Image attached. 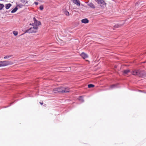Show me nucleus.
I'll list each match as a JSON object with an SVG mask.
<instances>
[{"instance_id": "f257e3e1", "label": "nucleus", "mask_w": 146, "mask_h": 146, "mask_svg": "<svg viewBox=\"0 0 146 146\" xmlns=\"http://www.w3.org/2000/svg\"><path fill=\"white\" fill-rule=\"evenodd\" d=\"M53 91L54 93L68 92H69V89L66 87H60L54 88L53 90Z\"/></svg>"}, {"instance_id": "f03ea898", "label": "nucleus", "mask_w": 146, "mask_h": 146, "mask_svg": "<svg viewBox=\"0 0 146 146\" xmlns=\"http://www.w3.org/2000/svg\"><path fill=\"white\" fill-rule=\"evenodd\" d=\"M33 20L34 23L32 24L30 23V25H32L33 26L36 27L37 29H38V26L41 25V23L40 21H37L35 17H34Z\"/></svg>"}, {"instance_id": "7ed1b4c3", "label": "nucleus", "mask_w": 146, "mask_h": 146, "mask_svg": "<svg viewBox=\"0 0 146 146\" xmlns=\"http://www.w3.org/2000/svg\"><path fill=\"white\" fill-rule=\"evenodd\" d=\"M37 29L36 27L33 26V27H31L26 31V33H36L37 32Z\"/></svg>"}, {"instance_id": "20e7f679", "label": "nucleus", "mask_w": 146, "mask_h": 146, "mask_svg": "<svg viewBox=\"0 0 146 146\" xmlns=\"http://www.w3.org/2000/svg\"><path fill=\"white\" fill-rule=\"evenodd\" d=\"M138 76L140 77H144L146 76V72L142 71H139Z\"/></svg>"}, {"instance_id": "39448f33", "label": "nucleus", "mask_w": 146, "mask_h": 146, "mask_svg": "<svg viewBox=\"0 0 146 146\" xmlns=\"http://www.w3.org/2000/svg\"><path fill=\"white\" fill-rule=\"evenodd\" d=\"M1 62L2 66H4L8 65L9 64V62L8 61H1Z\"/></svg>"}, {"instance_id": "423d86ee", "label": "nucleus", "mask_w": 146, "mask_h": 146, "mask_svg": "<svg viewBox=\"0 0 146 146\" xmlns=\"http://www.w3.org/2000/svg\"><path fill=\"white\" fill-rule=\"evenodd\" d=\"M99 4L105 5L106 3L103 0H95Z\"/></svg>"}, {"instance_id": "0eeeda50", "label": "nucleus", "mask_w": 146, "mask_h": 146, "mask_svg": "<svg viewBox=\"0 0 146 146\" xmlns=\"http://www.w3.org/2000/svg\"><path fill=\"white\" fill-rule=\"evenodd\" d=\"M80 55L84 59L88 57L87 54L84 52L82 53Z\"/></svg>"}, {"instance_id": "6e6552de", "label": "nucleus", "mask_w": 146, "mask_h": 146, "mask_svg": "<svg viewBox=\"0 0 146 146\" xmlns=\"http://www.w3.org/2000/svg\"><path fill=\"white\" fill-rule=\"evenodd\" d=\"M139 70H133L132 73L134 75H136L138 76Z\"/></svg>"}, {"instance_id": "1a4fd4ad", "label": "nucleus", "mask_w": 146, "mask_h": 146, "mask_svg": "<svg viewBox=\"0 0 146 146\" xmlns=\"http://www.w3.org/2000/svg\"><path fill=\"white\" fill-rule=\"evenodd\" d=\"M73 3L77 5H80V2L79 0H73Z\"/></svg>"}, {"instance_id": "9d476101", "label": "nucleus", "mask_w": 146, "mask_h": 146, "mask_svg": "<svg viewBox=\"0 0 146 146\" xmlns=\"http://www.w3.org/2000/svg\"><path fill=\"white\" fill-rule=\"evenodd\" d=\"M81 22L82 23H87L89 21L87 19H82L81 20Z\"/></svg>"}, {"instance_id": "9b49d317", "label": "nucleus", "mask_w": 146, "mask_h": 146, "mask_svg": "<svg viewBox=\"0 0 146 146\" xmlns=\"http://www.w3.org/2000/svg\"><path fill=\"white\" fill-rule=\"evenodd\" d=\"M88 5L91 8H92L94 9L95 8V6L94 5L93 3H89L88 4Z\"/></svg>"}, {"instance_id": "f8f14e48", "label": "nucleus", "mask_w": 146, "mask_h": 146, "mask_svg": "<svg viewBox=\"0 0 146 146\" xmlns=\"http://www.w3.org/2000/svg\"><path fill=\"white\" fill-rule=\"evenodd\" d=\"M130 70H124L123 72V73L125 74H127L130 72Z\"/></svg>"}, {"instance_id": "ddd939ff", "label": "nucleus", "mask_w": 146, "mask_h": 146, "mask_svg": "<svg viewBox=\"0 0 146 146\" xmlns=\"http://www.w3.org/2000/svg\"><path fill=\"white\" fill-rule=\"evenodd\" d=\"M17 8L16 7L11 11V13H14L17 11Z\"/></svg>"}, {"instance_id": "4468645a", "label": "nucleus", "mask_w": 146, "mask_h": 146, "mask_svg": "<svg viewBox=\"0 0 146 146\" xmlns=\"http://www.w3.org/2000/svg\"><path fill=\"white\" fill-rule=\"evenodd\" d=\"M78 100L80 102H84V101L83 98L81 96L80 97H79L78 98Z\"/></svg>"}, {"instance_id": "2eb2a0df", "label": "nucleus", "mask_w": 146, "mask_h": 146, "mask_svg": "<svg viewBox=\"0 0 146 146\" xmlns=\"http://www.w3.org/2000/svg\"><path fill=\"white\" fill-rule=\"evenodd\" d=\"M4 7V5L3 4L0 3V10H2Z\"/></svg>"}, {"instance_id": "dca6fc26", "label": "nucleus", "mask_w": 146, "mask_h": 146, "mask_svg": "<svg viewBox=\"0 0 146 146\" xmlns=\"http://www.w3.org/2000/svg\"><path fill=\"white\" fill-rule=\"evenodd\" d=\"M117 85H113L111 86L110 88L111 89H113L116 88H117Z\"/></svg>"}, {"instance_id": "f3484780", "label": "nucleus", "mask_w": 146, "mask_h": 146, "mask_svg": "<svg viewBox=\"0 0 146 146\" xmlns=\"http://www.w3.org/2000/svg\"><path fill=\"white\" fill-rule=\"evenodd\" d=\"M94 86V85L92 84H89L88 85V87L89 88L93 87Z\"/></svg>"}, {"instance_id": "a211bd4d", "label": "nucleus", "mask_w": 146, "mask_h": 146, "mask_svg": "<svg viewBox=\"0 0 146 146\" xmlns=\"http://www.w3.org/2000/svg\"><path fill=\"white\" fill-rule=\"evenodd\" d=\"M5 8L6 9H9V3H8L5 5Z\"/></svg>"}, {"instance_id": "6ab92c4d", "label": "nucleus", "mask_w": 146, "mask_h": 146, "mask_svg": "<svg viewBox=\"0 0 146 146\" xmlns=\"http://www.w3.org/2000/svg\"><path fill=\"white\" fill-rule=\"evenodd\" d=\"M64 14L67 16H68L69 15V12H68L67 11H65L64 12Z\"/></svg>"}, {"instance_id": "aec40b11", "label": "nucleus", "mask_w": 146, "mask_h": 146, "mask_svg": "<svg viewBox=\"0 0 146 146\" xmlns=\"http://www.w3.org/2000/svg\"><path fill=\"white\" fill-rule=\"evenodd\" d=\"M23 5L21 4H19L17 5V6L18 7H19L20 8H21L23 6Z\"/></svg>"}, {"instance_id": "412c9836", "label": "nucleus", "mask_w": 146, "mask_h": 146, "mask_svg": "<svg viewBox=\"0 0 146 146\" xmlns=\"http://www.w3.org/2000/svg\"><path fill=\"white\" fill-rule=\"evenodd\" d=\"M120 25H118V24H117L115 25L114 26V27L115 28H118L120 27Z\"/></svg>"}, {"instance_id": "4be33fe9", "label": "nucleus", "mask_w": 146, "mask_h": 146, "mask_svg": "<svg viewBox=\"0 0 146 146\" xmlns=\"http://www.w3.org/2000/svg\"><path fill=\"white\" fill-rule=\"evenodd\" d=\"M13 33L15 36H17L18 34L17 32L16 31H13Z\"/></svg>"}, {"instance_id": "5701e85b", "label": "nucleus", "mask_w": 146, "mask_h": 146, "mask_svg": "<svg viewBox=\"0 0 146 146\" xmlns=\"http://www.w3.org/2000/svg\"><path fill=\"white\" fill-rule=\"evenodd\" d=\"M39 8L40 10H42L44 8L43 6L42 5L40 6L39 7Z\"/></svg>"}, {"instance_id": "b1692460", "label": "nucleus", "mask_w": 146, "mask_h": 146, "mask_svg": "<svg viewBox=\"0 0 146 146\" xmlns=\"http://www.w3.org/2000/svg\"><path fill=\"white\" fill-rule=\"evenodd\" d=\"M9 58V56L7 55V56H5L4 57V58L5 59H6V58Z\"/></svg>"}, {"instance_id": "393cba45", "label": "nucleus", "mask_w": 146, "mask_h": 146, "mask_svg": "<svg viewBox=\"0 0 146 146\" xmlns=\"http://www.w3.org/2000/svg\"><path fill=\"white\" fill-rule=\"evenodd\" d=\"M9 107V106H4L1 108H8Z\"/></svg>"}, {"instance_id": "a878e982", "label": "nucleus", "mask_w": 146, "mask_h": 146, "mask_svg": "<svg viewBox=\"0 0 146 146\" xmlns=\"http://www.w3.org/2000/svg\"><path fill=\"white\" fill-rule=\"evenodd\" d=\"M140 92H142L144 93H146V91H144V90H143V91H140Z\"/></svg>"}, {"instance_id": "bb28decb", "label": "nucleus", "mask_w": 146, "mask_h": 146, "mask_svg": "<svg viewBox=\"0 0 146 146\" xmlns=\"http://www.w3.org/2000/svg\"><path fill=\"white\" fill-rule=\"evenodd\" d=\"M21 1L23 3H25V0H21Z\"/></svg>"}, {"instance_id": "cd10ccee", "label": "nucleus", "mask_w": 146, "mask_h": 146, "mask_svg": "<svg viewBox=\"0 0 146 146\" xmlns=\"http://www.w3.org/2000/svg\"><path fill=\"white\" fill-rule=\"evenodd\" d=\"M35 3L36 5H37L38 4V2H35Z\"/></svg>"}, {"instance_id": "c85d7f7f", "label": "nucleus", "mask_w": 146, "mask_h": 146, "mask_svg": "<svg viewBox=\"0 0 146 146\" xmlns=\"http://www.w3.org/2000/svg\"><path fill=\"white\" fill-rule=\"evenodd\" d=\"M1 62L0 61V67H1L2 66V64H1Z\"/></svg>"}, {"instance_id": "c756f323", "label": "nucleus", "mask_w": 146, "mask_h": 146, "mask_svg": "<svg viewBox=\"0 0 146 146\" xmlns=\"http://www.w3.org/2000/svg\"><path fill=\"white\" fill-rule=\"evenodd\" d=\"M138 4V2H137L136 3V6Z\"/></svg>"}, {"instance_id": "7c9ffc66", "label": "nucleus", "mask_w": 146, "mask_h": 146, "mask_svg": "<svg viewBox=\"0 0 146 146\" xmlns=\"http://www.w3.org/2000/svg\"><path fill=\"white\" fill-rule=\"evenodd\" d=\"M40 104H41V105H42L43 104V103L42 102V103H41V102H40Z\"/></svg>"}, {"instance_id": "2f4dec72", "label": "nucleus", "mask_w": 146, "mask_h": 146, "mask_svg": "<svg viewBox=\"0 0 146 146\" xmlns=\"http://www.w3.org/2000/svg\"><path fill=\"white\" fill-rule=\"evenodd\" d=\"M9 5H10L9 6H10V7L11 6V4L10 3Z\"/></svg>"}, {"instance_id": "473e14b6", "label": "nucleus", "mask_w": 146, "mask_h": 146, "mask_svg": "<svg viewBox=\"0 0 146 146\" xmlns=\"http://www.w3.org/2000/svg\"><path fill=\"white\" fill-rule=\"evenodd\" d=\"M12 64V63H10V64H9L10 65V64Z\"/></svg>"}, {"instance_id": "72a5a7b5", "label": "nucleus", "mask_w": 146, "mask_h": 146, "mask_svg": "<svg viewBox=\"0 0 146 146\" xmlns=\"http://www.w3.org/2000/svg\"><path fill=\"white\" fill-rule=\"evenodd\" d=\"M116 67H117L116 66H115V68H116Z\"/></svg>"}, {"instance_id": "f704fd0d", "label": "nucleus", "mask_w": 146, "mask_h": 146, "mask_svg": "<svg viewBox=\"0 0 146 146\" xmlns=\"http://www.w3.org/2000/svg\"><path fill=\"white\" fill-rule=\"evenodd\" d=\"M3 0H0V1H3Z\"/></svg>"}, {"instance_id": "c9c22d12", "label": "nucleus", "mask_w": 146, "mask_h": 146, "mask_svg": "<svg viewBox=\"0 0 146 146\" xmlns=\"http://www.w3.org/2000/svg\"><path fill=\"white\" fill-rule=\"evenodd\" d=\"M26 3H27V1H26Z\"/></svg>"}]
</instances>
